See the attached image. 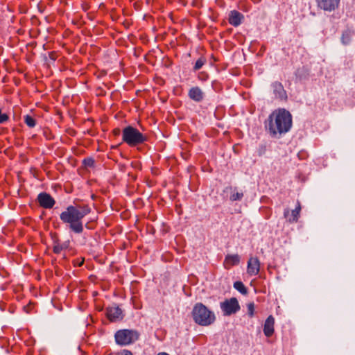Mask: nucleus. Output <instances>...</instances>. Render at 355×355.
I'll list each match as a JSON object with an SVG mask.
<instances>
[{"label": "nucleus", "instance_id": "nucleus-1", "mask_svg": "<svg viewBox=\"0 0 355 355\" xmlns=\"http://www.w3.org/2000/svg\"><path fill=\"white\" fill-rule=\"evenodd\" d=\"M91 212L87 205H69L60 215V218L63 223L69 225V229L76 234H81L84 227L83 218Z\"/></svg>", "mask_w": 355, "mask_h": 355}, {"label": "nucleus", "instance_id": "nucleus-2", "mask_svg": "<svg viewBox=\"0 0 355 355\" xmlns=\"http://www.w3.org/2000/svg\"><path fill=\"white\" fill-rule=\"evenodd\" d=\"M291 127L292 115L284 108L274 110L266 122V129L272 137L286 133Z\"/></svg>", "mask_w": 355, "mask_h": 355}, {"label": "nucleus", "instance_id": "nucleus-3", "mask_svg": "<svg viewBox=\"0 0 355 355\" xmlns=\"http://www.w3.org/2000/svg\"><path fill=\"white\" fill-rule=\"evenodd\" d=\"M191 316L196 324L202 327L214 324L216 319L214 312L201 302L193 306Z\"/></svg>", "mask_w": 355, "mask_h": 355}, {"label": "nucleus", "instance_id": "nucleus-4", "mask_svg": "<svg viewBox=\"0 0 355 355\" xmlns=\"http://www.w3.org/2000/svg\"><path fill=\"white\" fill-rule=\"evenodd\" d=\"M122 141L130 147H135L147 141V137L136 128L128 125L122 130Z\"/></svg>", "mask_w": 355, "mask_h": 355}, {"label": "nucleus", "instance_id": "nucleus-5", "mask_svg": "<svg viewBox=\"0 0 355 355\" xmlns=\"http://www.w3.org/2000/svg\"><path fill=\"white\" fill-rule=\"evenodd\" d=\"M114 338L118 345H128L139 338V334L134 330L121 329L115 333Z\"/></svg>", "mask_w": 355, "mask_h": 355}, {"label": "nucleus", "instance_id": "nucleus-6", "mask_svg": "<svg viewBox=\"0 0 355 355\" xmlns=\"http://www.w3.org/2000/svg\"><path fill=\"white\" fill-rule=\"evenodd\" d=\"M220 309L223 311L224 315H230L239 311L240 306L238 300L236 298L232 297L221 302Z\"/></svg>", "mask_w": 355, "mask_h": 355}, {"label": "nucleus", "instance_id": "nucleus-7", "mask_svg": "<svg viewBox=\"0 0 355 355\" xmlns=\"http://www.w3.org/2000/svg\"><path fill=\"white\" fill-rule=\"evenodd\" d=\"M106 315L111 322L121 320L123 318L122 309L116 305L107 307L106 309Z\"/></svg>", "mask_w": 355, "mask_h": 355}, {"label": "nucleus", "instance_id": "nucleus-8", "mask_svg": "<svg viewBox=\"0 0 355 355\" xmlns=\"http://www.w3.org/2000/svg\"><path fill=\"white\" fill-rule=\"evenodd\" d=\"M340 1V0H316V2L319 8L324 11L332 12L338 8Z\"/></svg>", "mask_w": 355, "mask_h": 355}, {"label": "nucleus", "instance_id": "nucleus-9", "mask_svg": "<svg viewBox=\"0 0 355 355\" xmlns=\"http://www.w3.org/2000/svg\"><path fill=\"white\" fill-rule=\"evenodd\" d=\"M37 202L44 209H51L55 203L53 198L46 192L40 193L37 196Z\"/></svg>", "mask_w": 355, "mask_h": 355}, {"label": "nucleus", "instance_id": "nucleus-10", "mask_svg": "<svg viewBox=\"0 0 355 355\" xmlns=\"http://www.w3.org/2000/svg\"><path fill=\"white\" fill-rule=\"evenodd\" d=\"M300 211L301 205L300 202H297L296 207L295 209L292 210L291 214L288 209H284V216L289 223H297L300 218Z\"/></svg>", "mask_w": 355, "mask_h": 355}, {"label": "nucleus", "instance_id": "nucleus-11", "mask_svg": "<svg viewBox=\"0 0 355 355\" xmlns=\"http://www.w3.org/2000/svg\"><path fill=\"white\" fill-rule=\"evenodd\" d=\"M275 98L280 101L287 99V94L283 85L278 81L274 82L271 85Z\"/></svg>", "mask_w": 355, "mask_h": 355}, {"label": "nucleus", "instance_id": "nucleus-12", "mask_svg": "<svg viewBox=\"0 0 355 355\" xmlns=\"http://www.w3.org/2000/svg\"><path fill=\"white\" fill-rule=\"evenodd\" d=\"M260 270V261L257 257H250L248 261L247 272L250 276H255Z\"/></svg>", "mask_w": 355, "mask_h": 355}, {"label": "nucleus", "instance_id": "nucleus-13", "mask_svg": "<svg viewBox=\"0 0 355 355\" xmlns=\"http://www.w3.org/2000/svg\"><path fill=\"white\" fill-rule=\"evenodd\" d=\"M275 318L270 315L265 320L263 324V334L267 338L271 337L275 332Z\"/></svg>", "mask_w": 355, "mask_h": 355}, {"label": "nucleus", "instance_id": "nucleus-14", "mask_svg": "<svg viewBox=\"0 0 355 355\" xmlns=\"http://www.w3.org/2000/svg\"><path fill=\"white\" fill-rule=\"evenodd\" d=\"M188 96L196 102H200L204 98V93L199 87H191L189 90Z\"/></svg>", "mask_w": 355, "mask_h": 355}, {"label": "nucleus", "instance_id": "nucleus-15", "mask_svg": "<svg viewBox=\"0 0 355 355\" xmlns=\"http://www.w3.org/2000/svg\"><path fill=\"white\" fill-rule=\"evenodd\" d=\"M240 263V257L237 254H227L223 261V266L225 269H230L234 266Z\"/></svg>", "mask_w": 355, "mask_h": 355}, {"label": "nucleus", "instance_id": "nucleus-16", "mask_svg": "<svg viewBox=\"0 0 355 355\" xmlns=\"http://www.w3.org/2000/svg\"><path fill=\"white\" fill-rule=\"evenodd\" d=\"M243 19V15L241 12L236 10H232L229 15L228 21L231 25L236 27L241 24Z\"/></svg>", "mask_w": 355, "mask_h": 355}, {"label": "nucleus", "instance_id": "nucleus-17", "mask_svg": "<svg viewBox=\"0 0 355 355\" xmlns=\"http://www.w3.org/2000/svg\"><path fill=\"white\" fill-rule=\"evenodd\" d=\"M69 241H66L64 242L55 241L53 244V252L55 254L61 253V252L67 249L69 247Z\"/></svg>", "mask_w": 355, "mask_h": 355}, {"label": "nucleus", "instance_id": "nucleus-18", "mask_svg": "<svg viewBox=\"0 0 355 355\" xmlns=\"http://www.w3.org/2000/svg\"><path fill=\"white\" fill-rule=\"evenodd\" d=\"M234 288L242 294L245 295L247 293V288L243 282L240 281H237L234 283Z\"/></svg>", "mask_w": 355, "mask_h": 355}, {"label": "nucleus", "instance_id": "nucleus-19", "mask_svg": "<svg viewBox=\"0 0 355 355\" xmlns=\"http://www.w3.org/2000/svg\"><path fill=\"white\" fill-rule=\"evenodd\" d=\"M24 123L29 128H33L36 125L35 119L30 115H26L24 116Z\"/></svg>", "mask_w": 355, "mask_h": 355}, {"label": "nucleus", "instance_id": "nucleus-20", "mask_svg": "<svg viewBox=\"0 0 355 355\" xmlns=\"http://www.w3.org/2000/svg\"><path fill=\"white\" fill-rule=\"evenodd\" d=\"M206 59L204 58H200L195 63L193 69L195 71L199 70L205 64Z\"/></svg>", "mask_w": 355, "mask_h": 355}, {"label": "nucleus", "instance_id": "nucleus-21", "mask_svg": "<svg viewBox=\"0 0 355 355\" xmlns=\"http://www.w3.org/2000/svg\"><path fill=\"white\" fill-rule=\"evenodd\" d=\"M248 314L250 318L254 315L255 306L254 302H250L247 304Z\"/></svg>", "mask_w": 355, "mask_h": 355}, {"label": "nucleus", "instance_id": "nucleus-22", "mask_svg": "<svg viewBox=\"0 0 355 355\" xmlns=\"http://www.w3.org/2000/svg\"><path fill=\"white\" fill-rule=\"evenodd\" d=\"M243 197V192H236V193H233L231 196H230V200L232 201H236V200H241Z\"/></svg>", "mask_w": 355, "mask_h": 355}, {"label": "nucleus", "instance_id": "nucleus-23", "mask_svg": "<svg viewBox=\"0 0 355 355\" xmlns=\"http://www.w3.org/2000/svg\"><path fill=\"white\" fill-rule=\"evenodd\" d=\"M9 119V116L6 113H2L0 109V123H4Z\"/></svg>", "mask_w": 355, "mask_h": 355}, {"label": "nucleus", "instance_id": "nucleus-24", "mask_svg": "<svg viewBox=\"0 0 355 355\" xmlns=\"http://www.w3.org/2000/svg\"><path fill=\"white\" fill-rule=\"evenodd\" d=\"M350 40L349 33L346 32L343 34L342 42L343 44H347Z\"/></svg>", "mask_w": 355, "mask_h": 355}, {"label": "nucleus", "instance_id": "nucleus-25", "mask_svg": "<svg viewBox=\"0 0 355 355\" xmlns=\"http://www.w3.org/2000/svg\"><path fill=\"white\" fill-rule=\"evenodd\" d=\"M84 164L86 166H94V161L92 159H84Z\"/></svg>", "mask_w": 355, "mask_h": 355}, {"label": "nucleus", "instance_id": "nucleus-26", "mask_svg": "<svg viewBox=\"0 0 355 355\" xmlns=\"http://www.w3.org/2000/svg\"><path fill=\"white\" fill-rule=\"evenodd\" d=\"M118 355H133L132 353L127 349H123L118 354Z\"/></svg>", "mask_w": 355, "mask_h": 355}, {"label": "nucleus", "instance_id": "nucleus-27", "mask_svg": "<svg viewBox=\"0 0 355 355\" xmlns=\"http://www.w3.org/2000/svg\"><path fill=\"white\" fill-rule=\"evenodd\" d=\"M113 133L114 135H118L120 134V130L119 128H115L114 130H113Z\"/></svg>", "mask_w": 355, "mask_h": 355}, {"label": "nucleus", "instance_id": "nucleus-28", "mask_svg": "<svg viewBox=\"0 0 355 355\" xmlns=\"http://www.w3.org/2000/svg\"><path fill=\"white\" fill-rule=\"evenodd\" d=\"M157 355H170V354H168L166 352H160V353H158Z\"/></svg>", "mask_w": 355, "mask_h": 355}]
</instances>
